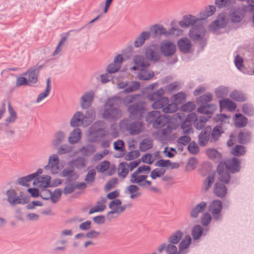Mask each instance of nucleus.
Wrapping results in <instances>:
<instances>
[{
    "label": "nucleus",
    "instance_id": "f257e3e1",
    "mask_svg": "<svg viewBox=\"0 0 254 254\" xmlns=\"http://www.w3.org/2000/svg\"><path fill=\"white\" fill-rule=\"evenodd\" d=\"M240 164V161L234 157L220 162L217 168L219 182L226 184L229 183L231 176L228 171L233 174L239 172Z\"/></svg>",
    "mask_w": 254,
    "mask_h": 254
},
{
    "label": "nucleus",
    "instance_id": "864d4df0",
    "mask_svg": "<svg viewBox=\"0 0 254 254\" xmlns=\"http://www.w3.org/2000/svg\"><path fill=\"white\" fill-rule=\"evenodd\" d=\"M139 96V94L127 96L123 99V102L126 106L128 107L130 104L133 103Z\"/></svg>",
    "mask_w": 254,
    "mask_h": 254
},
{
    "label": "nucleus",
    "instance_id": "72a5a7b5",
    "mask_svg": "<svg viewBox=\"0 0 254 254\" xmlns=\"http://www.w3.org/2000/svg\"><path fill=\"white\" fill-rule=\"evenodd\" d=\"M101 200L97 202L96 205L92 207L89 211V214H92L97 212H102L106 208L105 203L106 202V199L105 197H101Z\"/></svg>",
    "mask_w": 254,
    "mask_h": 254
},
{
    "label": "nucleus",
    "instance_id": "1a4fd4ad",
    "mask_svg": "<svg viewBox=\"0 0 254 254\" xmlns=\"http://www.w3.org/2000/svg\"><path fill=\"white\" fill-rule=\"evenodd\" d=\"M247 12L242 5L236 6L229 11V18L232 22L239 23L243 19Z\"/></svg>",
    "mask_w": 254,
    "mask_h": 254
},
{
    "label": "nucleus",
    "instance_id": "09e8293b",
    "mask_svg": "<svg viewBox=\"0 0 254 254\" xmlns=\"http://www.w3.org/2000/svg\"><path fill=\"white\" fill-rule=\"evenodd\" d=\"M140 86L139 82L137 81H132L123 91L124 93H128L134 92L137 90Z\"/></svg>",
    "mask_w": 254,
    "mask_h": 254
},
{
    "label": "nucleus",
    "instance_id": "2f4dec72",
    "mask_svg": "<svg viewBox=\"0 0 254 254\" xmlns=\"http://www.w3.org/2000/svg\"><path fill=\"white\" fill-rule=\"evenodd\" d=\"M221 108H226L229 111H234L236 108V104L229 99H225L219 101Z\"/></svg>",
    "mask_w": 254,
    "mask_h": 254
},
{
    "label": "nucleus",
    "instance_id": "473e14b6",
    "mask_svg": "<svg viewBox=\"0 0 254 254\" xmlns=\"http://www.w3.org/2000/svg\"><path fill=\"white\" fill-rule=\"evenodd\" d=\"M238 139L239 143L245 144L250 141L251 139V132L248 130L244 129L238 134Z\"/></svg>",
    "mask_w": 254,
    "mask_h": 254
},
{
    "label": "nucleus",
    "instance_id": "37998d69",
    "mask_svg": "<svg viewBox=\"0 0 254 254\" xmlns=\"http://www.w3.org/2000/svg\"><path fill=\"white\" fill-rule=\"evenodd\" d=\"M203 233V228L199 225L194 226L191 230V235L194 240H198Z\"/></svg>",
    "mask_w": 254,
    "mask_h": 254
},
{
    "label": "nucleus",
    "instance_id": "338daca9",
    "mask_svg": "<svg viewBox=\"0 0 254 254\" xmlns=\"http://www.w3.org/2000/svg\"><path fill=\"white\" fill-rule=\"evenodd\" d=\"M247 4H243L242 6L248 11L253 12L254 11V0H245Z\"/></svg>",
    "mask_w": 254,
    "mask_h": 254
},
{
    "label": "nucleus",
    "instance_id": "bb28decb",
    "mask_svg": "<svg viewBox=\"0 0 254 254\" xmlns=\"http://www.w3.org/2000/svg\"><path fill=\"white\" fill-rule=\"evenodd\" d=\"M216 106L213 104L200 105L197 109V111L201 114L210 115L214 113L216 110Z\"/></svg>",
    "mask_w": 254,
    "mask_h": 254
},
{
    "label": "nucleus",
    "instance_id": "4c0bfd02",
    "mask_svg": "<svg viewBox=\"0 0 254 254\" xmlns=\"http://www.w3.org/2000/svg\"><path fill=\"white\" fill-rule=\"evenodd\" d=\"M169 102V98L166 97H163L153 102L152 104V108L155 109L163 108L167 105Z\"/></svg>",
    "mask_w": 254,
    "mask_h": 254
},
{
    "label": "nucleus",
    "instance_id": "0eeeda50",
    "mask_svg": "<svg viewBox=\"0 0 254 254\" xmlns=\"http://www.w3.org/2000/svg\"><path fill=\"white\" fill-rule=\"evenodd\" d=\"M167 120L168 119L165 116L161 115L159 111H157L149 112L146 117V121L152 124L155 128H159L164 126Z\"/></svg>",
    "mask_w": 254,
    "mask_h": 254
},
{
    "label": "nucleus",
    "instance_id": "f03ea898",
    "mask_svg": "<svg viewBox=\"0 0 254 254\" xmlns=\"http://www.w3.org/2000/svg\"><path fill=\"white\" fill-rule=\"evenodd\" d=\"M121 103L119 97H114L107 100L102 114V118L108 121L114 122L122 116V111L118 108Z\"/></svg>",
    "mask_w": 254,
    "mask_h": 254
},
{
    "label": "nucleus",
    "instance_id": "603ef678",
    "mask_svg": "<svg viewBox=\"0 0 254 254\" xmlns=\"http://www.w3.org/2000/svg\"><path fill=\"white\" fill-rule=\"evenodd\" d=\"M180 87V83L178 82H175L171 84L166 86L165 87V90L167 92L171 93L173 92L179 90Z\"/></svg>",
    "mask_w": 254,
    "mask_h": 254
},
{
    "label": "nucleus",
    "instance_id": "a878e982",
    "mask_svg": "<svg viewBox=\"0 0 254 254\" xmlns=\"http://www.w3.org/2000/svg\"><path fill=\"white\" fill-rule=\"evenodd\" d=\"M184 236V233L180 230H178L173 232L168 238V243H172L175 245L179 244Z\"/></svg>",
    "mask_w": 254,
    "mask_h": 254
},
{
    "label": "nucleus",
    "instance_id": "79ce46f5",
    "mask_svg": "<svg viewBox=\"0 0 254 254\" xmlns=\"http://www.w3.org/2000/svg\"><path fill=\"white\" fill-rule=\"evenodd\" d=\"M208 119L204 116H200L198 119L196 116V119L193 121L194 127L197 130H200L204 127Z\"/></svg>",
    "mask_w": 254,
    "mask_h": 254
},
{
    "label": "nucleus",
    "instance_id": "2eb2a0df",
    "mask_svg": "<svg viewBox=\"0 0 254 254\" xmlns=\"http://www.w3.org/2000/svg\"><path fill=\"white\" fill-rule=\"evenodd\" d=\"M94 95L95 92L92 90L85 92L81 99L80 105L81 107L84 109L89 108L93 103Z\"/></svg>",
    "mask_w": 254,
    "mask_h": 254
},
{
    "label": "nucleus",
    "instance_id": "5701e85b",
    "mask_svg": "<svg viewBox=\"0 0 254 254\" xmlns=\"http://www.w3.org/2000/svg\"><path fill=\"white\" fill-rule=\"evenodd\" d=\"M50 181L49 176L39 177L34 180L33 184L39 188H47L50 186Z\"/></svg>",
    "mask_w": 254,
    "mask_h": 254
},
{
    "label": "nucleus",
    "instance_id": "f3484780",
    "mask_svg": "<svg viewBox=\"0 0 254 254\" xmlns=\"http://www.w3.org/2000/svg\"><path fill=\"white\" fill-rule=\"evenodd\" d=\"M175 245L172 243L167 244L164 243L158 247L157 251L159 253H162L165 250L167 254H179V250L178 251L177 247Z\"/></svg>",
    "mask_w": 254,
    "mask_h": 254
},
{
    "label": "nucleus",
    "instance_id": "4d7b16f0",
    "mask_svg": "<svg viewBox=\"0 0 254 254\" xmlns=\"http://www.w3.org/2000/svg\"><path fill=\"white\" fill-rule=\"evenodd\" d=\"M165 172V170L162 168H156L151 171L150 174L151 178L155 180L157 178L162 176Z\"/></svg>",
    "mask_w": 254,
    "mask_h": 254
},
{
    "label": "nucleus",
    "instance_id": "de8ad7c7",
    "mask_svg": "<svg viewBox=\"0 0 254 254\" xmlns=\"http://www.w3.org/2000/svg\"><path fill=\"white\" fill-rule=\"evenodd\" d=\"M80 126H83L86 127L89 125L94 120V115L93 114V113L91 115L87 117L86 116H83L82 114L80 113Z\"/></svg>",
    "mask_w": 254,
    "mask_h": 254
},
{
    "label": "nucleus",
    "instance_id": "7ed1b4c3",
    "mask_svg": "<svg viewBox=\"0 0 254 254\" xmlns=\"http://www.w3.org/2000/svg\"><path fill=\"white\" fill-rule=\"evenodd\" d=\"M121 129L128 132L130 135H138L145 129L144 124L139 121L132 122L129 119H124L119 123Z\"/></svg>",
    "mask_w": 254,
    "mask_h": 254
},
{
    "label": "nucleus",
    "instance_id": "cd10ccee",
    "mask_svg": "<svg viewBox=\"0 0 254 254\" xmlns=\"http://www.w3.org/2000/svg\"><path fill=\"white\" fill-rule=\"evenodd\" d=\"M248 119L241 114H237L234 118V124L237 127H243L246 126Z\"/></svg>",
    "mask_w": 254,
    "mask_h": 254
},
{
    "label": "nucleus",
    "instance_id": "e433bc0d",
    "mask_svg": "<svg viewBox=\"0 0 254 254\" xmlns=\"http://www.w3.org/2000/svg\"><path fill=\"white\" fill-rule=\"evenodd\" d=\"M232 99L238 102H244L247 99L246 95L242 91L234 90L230 94Z\"/></svg>",
    "mask_w": 254,
    "mask_h": 254
},
{
    "label": "nucleus",
    "instance_id": "774afa93",
    "mask_svg": "<svg viewBox=\"0 0 254 254\" xmlns=\"http://www.w3.org/2000/svg\"><path fill=\"white\" fill-rule=\"evenodd\" d=\"M122 204V201L119 199H115L112 200L109 204V208L112 209L111 211H115Z\"/></svg>",
    "mask_w": 254,
    "mask_h": 254
},
{
    "label": "nucleus",
    "instance_id": "f8f14e48",
    "mask_svg": "<svg viewBox=\"0 0 254 254\" xmlns=\"http://www.w3.org/2000/svg\"><path fill=\"white\" fill-rule=\"evenodd\" d=\"M205 32V28L201 24L192 27L190 31L189 35L192 40L198 41L204 37Z\"/></svg>",
    "mask_w": 254,
    "mask_h": 254
},
{
    "label": "nucleus",
    "instance_id": "b1692460",
    "mask_svg": "<svg viewBox=\"0 0 254 254\" xmlns=\"http://www.w3.org/2000/svg\"><path fill=\"white\" fill-rule=\"evenodd\" d=\"M226 24L225 18L219 17L209 25V28L210 30L216 32L219 29L225 27Z\"/></svg>",
    "mask_w": 254,
    "mask_h": 254
},
{
    "label": "nucleus",
    "instance_id": "680f3d73",
    "mask_svg": "<svg viewBox=\"0 0 254 254\" xmlns=\"http://www.w3.org/2000/svg\"><path fill=\"white\" fill-rule=\"evenodd\" d=\"M195 108V105L192 102H188L181 106V110L187 112H190Z\"/></svg>",
    "mask_w": 254,
    "mask_h": 254
},
{
    "label": "nucleus",
    "instance_id": "4be33fe9",
    "mask_svg": "<svg viewBox=\"0 0 254 254\" xmlns=\"http://www.w3.org/2000/svg\"><path fill=\"white\" fill-rule=\"evenodd\" d=\"M207 205V203L206 202H200L191 209L190 212V216L193 218L198 217L199 214L206 209Z\"/></svg>",
    "mask_w": 254,
    "mask_h": 254
},
{
    "label": "nucleus",
    "instance_id": "7c9ffc66",
    "mask_svg": "<svg viewBox=\"0 0 254 254\" xmlns=\"http://www.w3.org/2000/svg\"><path fill=\"white\" fill-rule=\"evenodd\" d=\"M207 156L215 162H221L222 156L221 154L215 149H208L206 151Z\"/></svg>",
    "mask_w": 254,
    "mask_h": 254
},
{
    "label": "nucleus",
    "instance_id": "f704fd0d",
    "mask_svg": "<svg viewBox=\"0 0 254 254\" xmlns=\"http://www.w3.org/2000/svg\"><path fill=\"white\" fill-rule=\"evenodd\" d=\"M216 11V8L214 5H208L205 9L200 11L199 14L201 19H205L209 16L212 15Z\"/></svg>",
    "mask_w": 254,
    "mask_h": 254
},
{
    "label": "nucleus",
    "instance_id": "0e129e2a",
    "mask_svg": "<svg viewBox=\"0 0 254 254\" xmlns=\"http://www.w3.org/2000/svg\"><path fill=\"white\" fill-rule=\"evenodd\" d=\"M118 183V179L117 178H113L110 180L106 184L105 186V190L106 191H109L115 187L116 184Z\"/></svg>",
    "mask_w": 254,
    "mask_h": 254
},
{
    "label": "nucleus",
    "instance_id": "ea45409f",
    "mask_svg": "<svg viewBox=\"0 0 254 254\" xmlns=\"http://www.w3.org/2000/svg\"><path fill=\"white\" fill-rule=\"evenodd\" d=\"M164 94V90L162 88H159L156 92L149 94L147 96V99L150 102H154L160 98L163 97Z\"/></svg>",
    "mask_w": 254,
    "mask_h": 254
},
{
    "label": "nucleus",
    "instance_id": "58836bf2",
    "mask_svg": "<svg viewBox=\"0 0 254 254\" xmlns=\"http://www.w3.org/2000/svg\"><path fill=\"white\" fill-rule=\"evenodd\" d=\"M96 175V171L94 168H88V172L86 175L84 181L88 184V185H92L95 180Z\"/></svg>",
    "mask_w": 254,
    "mask_h": 254
},
{
    "label": "nucleus",
    "instance_id": "c85d7f7f",
    "mask_svg": "<svg viewBox=\"0 0 254 254\" xmlns=\"http://www.w3.org/2000/svg\"><path fill=\"white\" fill-rule=\"evenodd\" d=\"M150 37V33L148 31L142 32L135 39L134 45L135 47H140L144 43L146 40L148 39Z\"/></svg>",
    "mask_w": 254,
    "mask_h": 254
},
{
    "label": "nucleus",
    "instance_id": "dca6fc26",
    "mask_svg": "<svg viewBox=\"0 0 254 254\" xmlns=\"http://www.w3.org/2000/svg\"><path fill=\"white\" fill-rule=\"evenodd\" d=\"M154 34L155 36H161L163 35H169L175 34L176 32H178L179 29L177 28L172 27L168 31L162 25H155L154 26Z\"/></svg>",
    "mask_w": 254,
    "mask_h": 254
},
{
    "label": "nucleus",
    "instance_id": "393cba45",
    "mask_svg": "<svg viewBox=\"0 0 254 254\" xmlns=\"http://www.w3.org/2000/svg\"><path fill=\"white\" fill-rule=\"evenodd\" d=\"M213 191L215 194L218 197H223L227 194V189L224 184L217 182L215 184Z\"/></svg>",
    "mask_w": 254,
    "mask_h": 254
},
{
    "label": "nucleus",
    "instance_id": "6ab92c4d",
    "mask_svg": "<svg viewBox=\"0 0 254 254\" xmlns=\"http://www.w3.org/2000/svg\"><path fill=\"white\" fill-rule=\"evenodd\" d=\"M200 19H198L194 16L190 15L184 16L183 19L180 22V25L182 28H187L200 22Z\"/></svg>",
    "mask_w": 254,
    "mask_h": 254
},
{
    "label": "nucleus",
    "instance_id": "5fc2aeb1",
    "mask_svg": "<svg viewBox=\"0 0 254 254\" xmlns=\"http://www.w3.org/2000/svg\"><path fill=\"white\" fill-rule=\"evenodd\" d=\"M166 107H164L162 111L165 113H173L177 111L178 106L175 103L168 104Z\"/></svg>",
    "mask_w": 254,
    "mask_h": 254
},
{
    "label": "nucleus",
    "instance_id": "69168bd1",
    "mask_svg": "<svg viewBox=\"0 0 254 254\" xmlns=\"http://www.w3.org/2000/svg\"><path fill=\"white\" fill-rule=\"evenodd\" d=\"M242 111L248 116H253L254 114V109L253 107L247 104L243 105Z\"/></svg>",
    "mask_w": 254,
    "mask_h": 254
},
{
    "label": "nucleus",
    "instance_id": "13d9d810",
    "mask_svg": "<svg viewBox=\"0 0 254 254\" xmlns=\"http://www.w3.org/2000/svg\"><path fill=\"white\" fill-rule=\"evenodd\" d=\"M110 164V163L109 161H104L98 164L96 166V169L99 172H104L109 169Z\"/></svg>",
    "mask_w": 254,
    "mask_h": 254
},
{
    "label": "nucleus",
    "instance_id": "bf43d9fd",
    "mask_svg": "<svg viewBox=\"0 0 254 254\" xmlns=\"http://www.w3.org/2000/svg\"><path fill=\"white\" fill-rule=\"evenodd\" d=\"M235 64L237 68L240 71H243L245 69L244 65L243 59L239 55H237L234 60Z\"/></svg>",
    "mask_w": 254,
    "mask_h": 254
},
{
    "label": "nucleus",
    "instance_id": "423d86ee",
    "mask_svg": "<svg viewBox=\"0 0 254 254\" xmlns=\"http://www.w3.org/2000/svg\"><path fill=\"white\" fill-rule=\"evenodd\" d=\"M106 125L103 121L95 123L90 128L92 141H98L109 134V131L105 129Z\"/></svg>",
    "mask_w": 254,
    "mask_h": 254
},
{
    "label": "nucleus",
    "instance_id": "a211bd4d",
    "mask_svg": "<svg viewBox=\"0 0 254 254\" xmlns=\"http://www.w3.org/2000/svg\"><path fill=\"white\" fill-rule=\"evenodd\" d=\"M123 59L121 55H117L114 62L110 64L107 68V70L109 73H113L117 72L121 67V64L123 63Z\"/></svg>",
    "mask_w": 254,
    "mask_h": 254
},
{
    "label": "nucleus",
    "instance_id": "a19ab883",
    "mask_svg": "<svg viewBox=\"0 0 254 254\" xmlns=\"http://www.w3.org/2000/svg\"><path fill=\"white\" fill-rule=\"evenodd\" d=\"M119 177L125 178L128 173V164L126 162H123L119 164L118 169Z\"/></svg>",
    "mask_w": 254,
    "mask_h": 254
},
{
    "label": "nucleus",
    "instance_id": "412c9836",
    "mask_svg": "<svg viewBox=\"0 0 254 254\" xmlns=\"http://www.w3.org/2000/svg\"><path fill=\"white\" fill-rule=\"evenodd\" d=\"M191 243V238L190 236L189 235H186L179 245V254H186L188 252V249Z\"/></svg>",
    "mask_w": 254,
    "mask_h": 254
},
{
    "label": "nucleus",
    "instance_id": "c9c22d12",
    "mask_svg": "<svg viewBox=\"0 0 254 254\" xmlns=\"http://www.w3.org/2000/svg\"><path fill=\"white\" fill-rule=\"evenodd\" d=\"M223 132V129L221 126H217L213 130L211 129V142H215L217 141Z\"/></svg>",
    "mask_w": 254,
    "mask_h": 254
},
{
    "label": "nucleus",
    "instance_id": "ddd939ff",
    "mask_svg": "<svg viewBox=\"0 0 254 254\" xmlns=\"http://www.w3.org/2000/svg\"><path fill=\"white\" fill-rule=\"evenodd\" d=\"M145 56L147 59L153 62H156L161 58V54L159 52L157 47L152 45L147 48Z\"/></svg>",
    "mask_w": 254,
    "mask_h": 254
},
{
    "label": "nucleus",
    "instance_id": "aec40b11",
    "mask_svg": "<svg viewBox=\"0 0 254 254\" xmlns=\"http://www.w3.org/2000/svg\"><path fill=\"white\" fill-rule=\"evenodd\" d=\"M178 46L180 51L183 53H189L191 48L190 41L187 38H183L178 42Z\"/></svg>",
    "mask_w": 254,
    "mask_h": 254
},
{
    "label": "nucleus",
    "instance_id": "a18cd8bd",
    "mask_svg": "<svg viewBox=\"0 0 254 254\" xmlns=\"http://www.w3.org/2000/svg\"><path fill=\"white\" fill-rule=\"evenodd\" d=\"M139 187L134 185H131L127 187V190L130 194V198L134 199L140 195V193L138 192Z\"/></svg>",
    "mask_w": 254,
    "mask_h": 254
},
{
    "label": "nucleus",
    "instance_id": "9d476101",
    "mask_svg": "<svg viewBox=\"0 0 254 254\" xmlns=\"http://www.w3.org/2000/svg\"><path fill=\"white\" fill-rule=\"evenodd\" d=\"M208 209L212 213L214 220L218 221L221 219L222 204L220 200L215 199L212 201L208 206Z\"/></svg>",
    "mask_w": 254,
    "mask_h": 254
},
{
    "label": "nucleus",
    "instance_id": "c756f323",
    "mask_svg": "<svg viewBox=\"0 0 254 254\" xmlns=\"http://www.w3.org/2000/svg\"><path fill=\"white\" fill-rule=\"evenodd\" d=\"M59 162V158L57 155H54L50 157L48 166L51 168V171L52 173L56 174L58 173L59 170V167L58 166Z\"/></svg>",
    "mask_w": 254,
    "mask_h": 254
},
{
    "label": "nucleus",
    "instance_id": "20e7f679",
    "mask_svg": "<svg viewBox=\"0 0 254 254\" xmlns=\"http://www.w3.org/2000/svg\"><path fill=\"white\" fill-rule=\"evenodd\" d=\"M134 63L136 64L138 68H140V71L138 73V78L140 80H148L151 79L154 75L152 71L145 70L144 68L148 67L149 63L145 60L142 56H136L134 58Z\"/></svg>",
    "mask_w": 254,
    "mask_h": 254
},
{
    "label": "nucleus",
    "instance_id": "39448f33",
    "mask_svg": "<svg viewBox=\"0 0 254 254\" xmlns=\"http://www.w3.org/2000/svg\"><path fill=\"white\" fill-rule=\"evenodd\" d=\"M148 176L146 175L141 174L136 171L130 176V182L132 184H136L141 187L149 188V190L158 193L160 191L158 188L151 186V182L146 180Z\"/></svg>",
    "mask_w": 254,
    "mask_h": 254
},
{
    "label": "nucleus",
    "instance_id": "49530a36",
    "mask_svg": "<svg viewBox=\"0 0 254 254\" xmlns=\"http://www.w3.org/2000/svg\"><path fill=\"white\" fill-rule=\"evenodd\" d=\"M153 141L151 139L145 138L142 140L140 144V149L142 151H146L152 148Z\"/></svg>",
    "mask_w": 254,
    "mask_h": 254
},
{
    "label": "nucleus",
    "instance_id": "4468645a",
    "mask_svg": "<svg viewBox=\"0 0 254 254\" xmlns=\"http://www.w3.org/2000/svg\"><path fill=\"white\" fill-rule=\"evenodd\" d=\"M211 127L207 126L200 132L198 137V143L200 146H204L206 145L208 141L211 142Z\"/></svg>",
    "mask_w": 254,
    "mask_h": 254
},
{
    "label": "nucleus",
    "instance_id": "6e6d98bb",
    "mask_svg": "<svg viewBox=\"0 0 254 254\" xmlns=\"http://www.w3.org/2000/svg\"><path fill=\"white\" fill-rule=\"evenodd\" d=\"M245 153V148L244 146L238 145H236L231 151V153L234 156L243 155Z\"/></svg>",
    "mask_w": 254,
    "mask_h": 254
},
{
    "label": "nucleus",
    "instance_id": "052dcab7",
    "mask_svg": "<svg viewBox=\"0 0 254 254\" xmlns=\"http://www.w3.org/2000/svg\"><path fill=\"white\" fill-rule=\"evenodd\" d=\"M211 220V215L208 212H205L203 214L201 217V223L203 226H206L210 223Z\"/></svg>",
    "mask_w": 254,
    "mask_h": 254
},
{
    "label": "nucleus",
    "instance_id": "9b49d317",
    "mask_svg": "<svg viewBox=\"0 0 254 254\" xmlns=\"http://www.w3.org/2000/svg\"><path fill=\"white\" fill-rule=\"evenodd\" d=\"M161 53L165 57L172 56L176 51V46L174 43L169 41H162L160 45Z\"/></svg>",
    "mask_w": 254,
    "mask_h": 254
},
{
    "label": "nucleus",
    "instance_id": "8fccbe9b",
    "mask_svg": "<svg viewBox=\"0 0 254 254\" xmlns=\"http://www.w3.org/2000/svg\"><path fill=\"white\" fill-rule=\"evenodd\" d=\"M186 95L183 92H180L173 96V99L177 105L181 104L186 100Z\"/></svg>",
    "mask_w": 254,
    "mask_h": 254
},
{
    "label": "nucleus",
    "instance_id": "3c124183",
    "mask_svg": "<svg viewBox=\"0 0 254 254\" xmlns=\"http://www.w3.org/2000/svg\"><path fill=\"white\" fill-rule=\"evenodd\" d=\"M100 235L99 231H97L95 230H90L88 231L85 234H80V237L86 238L88 239H96Z\"/></svg>",
    "mask_w": 254,
    "mask_h": 254
},
{
    "label": "nucleus",
    "instance_id": "c03bdc74",
    "mask_svg": "<svg viewBox=\"0 0 254 254\" xmlns=\"http://www.w3.org/2000/svg\"><path fill=\"white\" fill-rule=\"evenodd\" d=\"M213 98L212 94L210 93H207L197 99V103L200 105H204V104L210 102Z\"/></svg>",
    "mask_w": 254,
    "mask_h": 254
},
{
    "label": "nucleus",
    "instance_id": "e2e57ef3",
    "mask_svg": "<svg viewBox=\"0 0 254 254\" xmlns=\"http://www.w3.org/2000/svg\"><path fill=\"white\" fill-rule=\"evenodd\" d=\"M214 177L212 175H209L206 178L204 182V188L205 190L207 191L210 188L212 184L214 182Z\"/></svg>",
    "mask_w": 254,
    "mask_h": 254
},
{
    "label": "nucleus",
    "instance_id": "6e6552de",
    "mask_svg": "<svg viewBox=\"0 0 254 254\" xmlns=\"http://www.w3.org/2000/svg\"><path fill=\"white\" fill-rule=\"evenodd\" d=\"M127 110L130 119L139 120L143 117L145 108L143 102H137L128 106Z\"/></svg>",
    "mask_w": 254,
    "mask_h": 254
}]
</instances>
